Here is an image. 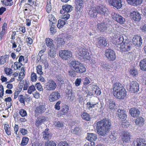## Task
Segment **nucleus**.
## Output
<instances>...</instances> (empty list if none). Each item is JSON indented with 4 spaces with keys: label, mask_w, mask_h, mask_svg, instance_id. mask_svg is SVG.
Listing matches in <instances>:
<instances>
[{
    "label": "nucleus",
    "mask_w": 146,
    "mask_h": 146,
    "mask_svg": "<svg viewBox=\"0 0 146 146\" xmlns=\"http://www.w3.org/2000/svg\"><path fill=\"white\" fill-rule=\"evenodd\" d=\"M46 121V117L43 116H40L37 118L36 121L35 125L36 126H39Z\"/></svg>",
    "instance_id": "23"
},
{
    "label": "nucleus",
    "mask_w": 146,
    "mask_h": 146,
    "mask_svg": "<svg viewBox=\"0 0 146 146\" xmlns=\"http://www.w3.org/2000/svg\"><path fill=\"white\" fill-rule=\"evenodd\" d=\"M35 90L36 89L35 86L33 85H31L29 87L27 92L28 94H31L33 92L35 91Z\"/></svg>",
    "instance_id": "45"
},
{
    "label": "nucleus",
    "mask_w": 146,
    "mask_h": 146,
    "mask_svg": "<svg viewBox=\"0 0 146 146\" xmlns=\"http://www.w3.org/2000/svg\"><path fill=\"white\" fill-rule=\"evenodd\" d=\"M49 129L48 128L46 129L42 132L43 138L45 140H49L51 139L52 134L48 131Z\"/></svg>",
    "instance_id": "26"
},
{
    "label": "nucleus",
    "mask_w": 146,
    "mask_h": 146,
    "mask_svg": "<svg viewBox=\"0 0 146 146\" xmlns=\"http://www.w3.org/2000/svg\"><path fill=\"white\" fill-rule=\"evenodd\" d=\"M130 133L126 131H124L122 133V140L123 143H127L130 141Z\"/></svg>",
    "instance_id": "22"
},
{
    "label": "nucleus",
    "mask_w": 146,
    "mask_h": 146,
    "mask_svg": "<svg viewBox=\"0 0 146 146\" xmlns=\"http://www.w3.org/2000/svg\"><path fill=\"white\" fill-rule=\"evenodd\" d=\"M140 39V36H134L132 39V42L133 45L134 46H136L137 44V41L138 40Z\"/></svg>",
    "instance_id": "40"
},
{
    "label": "nucleus",
    "mask_w": 146,
    "mask_h": 146,
    "mask_svg": "<svg viewBox=\"0 0 146 146\" xmlns=\"http://www.w3.org/2000/svg\"><path fill=\"white\" fill-rule=\"evenodd\" d=\"M111 124V121L106 118L98 122L96 128L98 134L102 136H105L109 132Z\"/></svg>",
    "instance_id": "1"
},
{
    "label": "nucleus",
    "mask_w": 146,
    "mask_h": 146,
    "mask_svg": "<svg viewBox=\"0 0 146 146\" xmlns=\"http://www.w3.org/2000/svg\"><path fill=\"white\" fill-rule=\"evenodd\" d=\"M55 125L59 128H62L63 127L64 125L62 122L58 121L56 123Z\"/></svg>",
    "instance_id": "57"
},
{
    "label": "nucleus",
    "mask_w": 146,
    "mask_h": 146,
    "mask_svg": "<svg viewBox=\"0 0 146 146\" xmlns=\"http://www.w3.org/2000/svg\"><path fill=\"white\" fill-rule=\"evenodd\" d=\"M19 113L20 115L22 117L26 116L27 115L26 111L24 109H21L19 111Z\"/></svg>",
    "instance_id": "51"
},
{
    "label": "nucleus",
    "mask_w": 146,
    "mask_h": 146,
    "mask_svg": "<svg viewBox=\"0 0 146 146\" xmlns=\"http://www.w3.org/2000/svg\"><path fill=\"white\" fill-rule=\"evenodd\" d=\"M129 113L132 116L135 117L139 115L140 111L138 109L133 108L130 110Z\"/></svg>",
    "instance_id": "25"
},
{
    "label": "nucleus",
    "mask_w": 146,
    "mask_h": 146,
    "mask_svg": "<svg viewBox=\"0 0 146 146\" xmlns=\"http://www.w3.org/2000/svg\"><path fill=\"white\" fill-rule=\"evenodd\" d=\"M64 14V15L61 16V18L64 19V20L66 21L70 17V15L68 13H66L64 14Z\"/></svg>",
    "instance_id": "49"
},
{
    "label": "nucleus",
    "mask_w": 146,
    "mask_h": 146,
    "mask_svg": "<svg viewBox=\"0 0 146 146\" xmlns=\"http://www.w3.org/2000/svg\"><path fill=\"white\" fill-rule=\"evenodd\" d=\"M90 82L89 79L87 77H86L84 78V85H88Z\"/></svg>",
    "instance_id": "62"
},
{
    "label": "nucleus",
    "mask_w": 146,
    "mask_h": 146,
    "mask_svg": "<svg viewBox=\"0 0 146 146\" xmlns=\"http://www.w3.org/2000/svg\"><path fill=\"white\" fill-rule=\"evenodd\" d=\"M86 138L88 140L92 142L93 141H95L97 140V135L95 134L88 133Z\"/></svg>",
    "instance_id": "28"
},
{
    "label": "nucleus",
    "mask_w": 146,
    "mask_h": 146,
    "mask_svg": "<svg viewBox=\"0 0 146 146\" xmlns=\"http://www.w3.org/2000/svg\"><path fill=\"white\" fill-rule=\"evenodd\" d=\"M48 55L51 57L54 58L56 55V51L55 47L50 48L48 52Z\"/></svg>",
    "instance_id": "33"
},
{
    "label": "nucleus",
    "mask_w": 146,
    "mask_h": 146,
    "mask_svg": "<svg viewBox=\"0 0 146 146\" xmlns=\"http://www.w3.org/2000/svg\"><path fill=\"white\" fill-rule=\"evenodd\" d=\"M72 9V7L71 5H66L62 6V9L60 10L61 14H64L66 13L70 12Z\"/></svg>",
    "instance_id": "21"
},
{
    "label": "nucleus",
    "mask_w": 146,
    "mask_h": 146,
    "mask_svg": "<svg viewBox=\"0 0 146 146\" xmlns=\"http://www.w3.org/2000/svg\"><path fill=\"white\" fill-rule=\"evenodd\" d=\"M144 122V119L141 117H139L137 118L135 120V123L136 125H142Z\"/></svg>",
    "instance_id": "39"
},
{
    "label": "nucleus",
    "mask_w": 146,
    "mask_h": 146,
    "mask_svg": "<svg viewBox=\"0 0 146 146\" xmlns=\"http://www.w3.org/2000/svg\"><path fill=\"white\" fill-rule=\"evenodd\" d=\"M96 44L99 48H103L106 46L108 42L106 39L104 37H100L96 38Z\"/></svg>",
    "instance_id": "13"
},
{
    "label": "nucleus",
    "mask_w": 146,
    "mask_h": 146,
    "mask_svg": "<svg viewBox=\"0 0 146 146\" xmlns=\"http://www.w3.org/2000/svg\"><path fill=\"white\" fill-rule=\"evenodd\" d=\"M45 146H56V144L53 141H47L45 143Z\"/></svg>",
    "instance_id": "46"
},
{
    "label": "nucleus",
    "mask_w": 146,
    "mask_h": 146,
    "mask_svg": "<svg viewBox=\"0 0 146 146\" xmlns=\"http://www.w3.org/2000/svg\"><path fill=\"white\" fill-rule=\"evenodd\" d=\"M66 22L61 19L58 20L57 26L59 28H61L65 25Z\"/></svg>",
    "instance_id": "41"
},
{
    "label": "nucleus",
    "mask_w": 146,
    "mask_h": 146,
    "mask_svg": "<svg viewBox=\"0 0 146 146\" xmlns=\"http://www.w3.org/2000/svg\"><path fill=\"white\" fill-rule=\"evenodd\" d=\"M78 54L81 59L83 58L84 60H90V54L88 50L86 48H81L79 50Z\"/></svg>",
    "instance_id": "7"
},
{
    "label": "nucleus",
    "mask_w": 146,
    "mask_h": 146,
    "mask_svg": "<svg viewBox=\"0 0 146 146\" xmlns=\"http://www.w3.org/2000/svg\"><path fill=\"white\" fill-rule=\"evenodd\" d=\"M81 116L83 119L87 121H89L91 119L90 115L86 112H83L82 113Z\"/></svg>",
    "instance_id": "32"
},
{
    "label": "nucleus",
    "mask_w": 146,
    "mask_h": 146,
    "mask_svg": "<svg viewBox=\"0 0 146 146\" xmlns=\"http://www.w3.org/2000/svg\"><path fill=\"white\" fill-rule=\"evenodd\" d=\"M133 144L134 146H146V144L144 139H137L135 140Z\"/></svg>",
    "instance_id": "19"
},
{
    "label": "nucleus",
    "mask_w": 146,
    "mask_h": 146,
    "mask_svg": "<svg viewBox=\"0 0 146 146\" xmlns=\"http://www.w3.org/2000/svg\"><path fill=\"white\" fill-rule=\"evenodd\" d=\"M127 88L128 90L134 93L138 92L139 90V84L136 81L131 82L130 84L127 85Z\"/></svg>",
    "instance_id": "10"
},
{
    "label": "nucleus",
    "mask_w": 146,
    "mask_h": 146,
    "mask_svg": "<svg viewBox=\"0 0 146 146\" xmlns=\"http://www.w3.org/2000/svg\"><path fill=\"white\" fill-rule=\"evenodd\" d=\"M117 135V133H116L114 131H113L111 132V134L110 136V138L112 140H114L116 139Z\"/></svg>",
    "instance_id": "43"
},
{
    "label": "nucleus",
    "mask_w": 146,
    "mask_h": 146,
    "mask_svg": "<svg viewBox=\"0 0 146 146\" xmlns=\"http://www.w3.org/2000/svg\"><path fill=\"white\" fill-rule=\"evenodd\" d=\"M29 86V83L26 80H25L24 82V87L23 90H27L28 87Z\"/></svg>",
    "instance_id": "61"
},
{
    "label": "nucleus",
    "mask_w": 146,
    "mask_h": 146,
    "mask_svg": "<svg viewBox=\"0 0 146 146\" xmlns=\"http://www.w3.org/2000/svg\"><path fill=\"white\" fill-rule=\"evenodd\" d=\"M37 73L40 75H41L43 74V72H42V68L40 65H39L37 66L36 68Z\"/></svg>",
    "instance_id": "42"
},
{
    "label": "nucleus",
    "mask_w": 146,
    "mask_h": 146,
    "mask_svg": "<svg viewBox=\"0 0 146 146\" xmlns=\"http://www.w3.org/2000/svg\"><path fill=\"white\" fill-rule=\"evenodd\" d=\"M112 36L113 43L115 45L117 48L118 47L119 45H121L123 43L125 37H127L126 36H123L120 35L117 32L113 34Z\"/></svg>",
    "instance_id": "6"
},
{
    "label": "nucleus",
    "mask_w": 146,
    "mask_h": 146,
    "mask_svg": "<svg viewBox=\"0 0 146 146\" xmlns=\"http://www.w3.org/2000/svg\"><path fill=\"white\" fill-rule=\"evenodd\" d=\"M5 73L7 75H9L11 74L12 72V70L11 69L8 68H6L5 69Z\"/></svg>",
    "instance_id": "59"
},
{
    "label": "nucleus",
    "mask_w": 146,
    "mask_h": 146,
    "mask_svg": "<svg viewBox=\"0 0 146 146\" xmlns=\"http://www.w3.org/2000/svg\"><path fill=\"white\" fill-rule=\"evenodd\" d=\"M47 4L46 7V9L47 12L49 13L51 12L52 9L50 0H47Z\"/></svg>",
    "instance_id": "36"
},
{
    "label": "nucleus",
    "mask_w": 146,
    "mask_h": 146,
    "mask_svg": "<svg viewBox=\"0 0 146 146\" xmlns=\"http://www.w3.org/2000/svg\"><path fill=\"white\" fill-rule=\"evenodd\" d=\"M37 90L40 91H42L43 88L42 86L39 83H37L35 85Z\"/></svg>",
    "instance_id": "56"
},
{
    "label": "nucleus",
    "mask_w": 146,
    "mask_h": 146,
    "mask_svg": "<svg viewBox=\"0 0 146 146\" xmlns=\"http://www.w3.org/2000/svg\"><path fill=\"white\" fill-rule=\"evenodd\" d=\"M81 131V129L79 127H77L72 129L71 132L75 134H77L78 133Z\"/></svg>",
    "instance_id": "48"
},
{
    "label": "nucleus",
    "mask_w": 146,
    "mask_h": 146,
    "mask_svg": "<svg viewBox=\"0 0 146 146\" xmlns=\"http://www.w3.org/2000/svg\"><path fill=\"white\" fill-rule=\"evenodd\" d=\"M69 110L68 107L66 105H64L62 107V113L64 114L67 113Z\"/></svg>",
    "instance_id": "54"
},
{
    "label": "nucleus",
    "mask_w": 146,
    "mask_h": 146,
    "mask_svg": "<svg viewBox=\"0 0 146 146\" xmlns=\"http://www.w3.org/2000/svg\"><path fill=\"white\" fill-rule=\"evenodd\" d=\"M65 42L62 38H59L58 39L57 44L58 46H61Z\"/></svg>",
    "instance_id": "52"
},
{
    "label": "nucleus",
    "mask_w": 146,
    "mask_h": 146,
    "mask_svg": "<svg viewBox=\"0 0 146 146\" xmlns=\"http://www.w3.org/2000/svg\"><path fill=\"white\" fill-rule=\"evenodd\" d=\"M31 80L33 82H35L36 80L37 76L36 74L34 72L32 73L31 76Z\"/></svg>",
    "instance_id": "50"
},
{
    "label": "nucleus",
    "mask_w": 146,
    "mask_h": 146,
    "mask_svg": "<svg viewBox=\"0 0 146 146\" xmlns=\"http://www.w3.org/2000/svg\"><path fill=\"white\" fill-rule=\"evenodd\" d=\"M56 83L52 80H50L45 84L44 88L46 90L48 91L54 90L57 87Z\"/></svg>",
    "instance_id": "9"
},
{
    "label": "nucleus",
    "mask_w": 146,
    "mask_h": 146,
    "mask_svg": "<svg viewBox=\"0 0 146 146\" xmlns=\"http://www.w3.org/2000/svg\"><path fill=\"white\" fill-rule=\"evenodd\" d=\"M55 25H51L50 29V33L51 34L53 35L56 32Z\"/></svg>",
    "instance_id": "47"
},
{
    "label": "nucleus",
    "mask_w": 146,
    "mask_h": 146,
    "mask_svg": "<svg viewBox=\"0 0 146 146\" xmlns=\"http://www.w3.org/2000/svg\"><path fill=\"white\" fill-rule=\"evenodd\" d=\"M139 66L141 70L146 71V58L141 60L139 62Z\"/></svg>",
    "instance_id": "31"
},
{
    "label": "nucleus",
    "mask_w": 146,
    "mask_h": 146,
    "mask_svg": "<svg viewBox=\"0 0 146 146\" xmlns=\"http://www.w3.org/2000/svg\"><path fill=\"white\" fill-rule=\"evenodd\" d=\"M8 58V56L7 55L1 56L0 58V64H3L5 63Z\"/></svg>",
    "instance_id": "38"
},
{
    "label": "nucleus",
    "mask_w": 146,
    "mask_h": 146,
    "mask_svg": "<svg viewBox=\"0 0 146 146\" xmlns=\"http://www.w3.org/2000/svg\"><path fill=\"white\" fill-rule=\"evenodd\" d=\"M129 73L133 77L136 76L138 74V71L136 69L133 68L130 70Z\"/></svg>",
    "instance_id": "37"
},
{
    "label": "nucleus",
    "mask_w": 146,
    "mask_h": 146,
    "mask_svg": "<svg viewBox=\"0 0 146 146\" xmlns=\"http://www.w3.org/2000/svg\"><path fill=\"white\" fill-rule=\"evenodd\" d=\"M70 66L73 70L77 73H82L86 71V68L83 64L78 61H72Z\"/></svg>",
    "instance_id": "4"
},
{
    "label": "nucleus",
    "mask_w": 146,
    "mask_h": 146,
    "mask_svg": "<svg viewBox=\"0 0 146 146\" xmlns=\"http://www.w3.org/2000/svg\"><path fill=\"white\" fill-rule=\"evenodd\" d=\"M48 19L50 22V24L54 25L56 23V19L52 15H49L48 17Z\"/></svg>",
    "instance_id": "34"
},
{
    "label": "nucleus",
    "mask_w": 146,
    "mask_h": 146,
    "mask_svg": "<svg viewBox=\"0 0 146 146\" xmlns=\"http://www.w3.org/2000/svg\"><path fill=\"white\" fill-rule=\"evenodd\" d=\"M111 23V22L108 20L104 21L103 23L97 25V29L101 32L105 31L110 27Z\"/></svg>",
    "instance_id": "8"
},
{
    "label": "nucleus",
    "mask_w": 146,
    "mask_h": 146,
    "mask_svg": "<svg viewBox=\"0 0 146 146\" xmlns=\"http://www.w3.org/2000/svg\"><path fill=\"white\" fill-rule=\"evenodd\" d=\"M105 55L108 59L110 60L113 61L116 58L115 52L111 49H108L106 50Z\"/></svg>",
    "instance_id": "15"
},
{
    "label": "nucleus",
    "mask_w": 146,
    "mask_h": 146,
    "mask_svg": "<svg viewBox=\"0 0 146 146\" xmlns=\"http://www.w3.org/2000/svg\"><path fill=\"white\" fill-rule=\"evenodd\" d=\"M95 143L93 142H87L84 145V146H94Z\"/></svg>",
    "instance_id": "64"
},
{
    "label": "nucleus",
    "mask_w": 146,
    "mask_h": 146,
    "mask_svg": "<svg viewBox=\"0 0 146 146\" xmlns=\"http://www.w3.org/2000/svg\"><path fill=\"white\" fill-rule=\"evenodd\" d=\"M4 129L6 133L9 135L11 134V132L9 125L8 123H5L4 124Z\"/></svg>",
    "instance_id": "35"
},
{
    "label": "nucleus",
    "mask_w": 146,
    "mask_h": 146,
    "mask_svg": "<svg viewBox=\"0 0 146 146\" xmlns=\"http://www.w3.org/2000/svg\"><path fill=\"white\" fill-rule=\"evenodd\" d=\"M106 105L111 110L115 109L116 107L115 102L112 100H108L107 101Z\"/></svg>",
    "instance_id": "27"
},
{
    "label": "nucleus",
    "mask_w": 146,
    "mask_h": 146,
    "mask_svg": "<svg viewBox=\"0 0 146 146\" xmlns=\"http://www.w3.org/2000/svg\"><path fill=\"white\" fill-rule=\"evenodd\" d=\"M60 97V94L58 92H53L50 94L49 99L50 102H53L58 99Z\"/></svg>",
    "instance_id": "16"
},
{
    "label": "nucleus",
    "mask_w": 146,
    "mask_h": 146,
    "mask_svg": "<svg viewBox=\"0 0 146 146\" xmlns=\"http://www.w3.org/2000/svg\"><path fill=\"white\" fill-rule=\"evenodd\" d=\"M127 3L134 6H137L141 4L142 0H126Z\"/></svg>",
    "instance_id": "29"
},
{
    "label": "nucleus",
    "mask_w": 146,
    "mask_h": 146,
    "mask_svg": "<svg viewBox=\"0 0 146 146\" xmlns=\"http://www.w3.org/2000/svg\"><path fill=\"white\" fill-rule=\"evenodd\" d=\"M19 100L21 103H23L25 105V99L23 95H20L19 97Z\"/></svg>",
    "instance_id": "58"
},
{
    "label": "nucleus",
    "mask_w": 146,
    "mask_h": 146,
    "mask_svg": "<svg viewBox=\"0 0 146 146\" xmlns=\"http://www.w3.org/2000/svg\"><path fill=\"white\" fill-rule=\"evenodd\" d=\"M130 16L133 19L136 21H139L141 17L140 14L134 8H132L130 10Z\"/></svg>",
    "instance_id": "11"
},
{
    "label": "nucleus",
    "mask_w": 146,
    "mask_h": 146,
    "mask_svg": "<svg viewBox=\"0 0 146 146\" xmlns=\"http://www.w3.org/2000/svg\"><path fill=\"white\" fill-rule=\"evenodd\" d=\"M111 16L114 20L121 24H123L125 21V20L124 18L115 12H112Z\"/></svg>",
    "instance_id": "12"
},
{
    "label": "nucleus",
    "mask_w": 146,
    "mask_h": 146,
    "mask_svg": "<svg viewBox=\"0 0 146 146\" xmlns=\"http://www.w3.org/2000/svg\"><path fill=\"white\" fill-rule=\"evenodd\" d=\"M98 102L95 103L92 102H87L86 105V109L90 110L94 108L98 107Z\"/></svg>",
    "instance_id": "24"
},
{
    "label": "nucleus",
    "mask_w": 146,
    "mask_h": 146,
    "mask_svg": "<svg viewBox=\"0 0 146 146\" xmlns=\"http://www.w3.org/2000/svg\"><path fill=\"white\" fill-rule=\"evenodd\" d=\"M81 81V78H77L75 82V85L77 86H79L80 84Z\"/></svg>",
    "instance_id": "63"
},
{
    "label": "nucleus",
    "mask_w": 146,
    "mask_h": 146,
    "mask_svg": "<svg viewBox=\"0 0 146 146\" xmlns=\"http://www.w3.org/2000/svg\"><path fill=\"white\" fill-rule=\"evenodd\" d=\"M109 4L117 9H120L122 6L121 0H108Z\"/></svg>",
    "instance_id": "17"
},
{
    "label": "nucleus",
    "mask_w": 146,
    "mask_h": 146,
    "mask_svg": "<svg viewBox=\"0 0 146 146\" xmlns=\"http://www.w3.org/2000/svg\"><path fill=\"white\" fill-rule=\"evenodd\" d=\"M113 94L114 96L118 99H122L126 95V92L122 85L119 82L113 85Z\"/></svg>",
    "instance_id": "3"
},
{
    "label": "nucleus",
    "mask_w": 146,
    "mask_h": 146,
    "mask_svg": "<svg viewBox=\"0 0 146 146\" xmlns=\"http://www.w3.org/2000/svg\"><path fill=\"white\" fill-rule=\"evenodd\" d=\"M117 113L120 120L123 121L126 119L127 115L125 111L123 110H118Z\"/></svg>",
    "instance_id": "18"
},
{
    "label": "nucleus",
    "mask_w": 146,
    "mask_h": 146,
    "mask_svg": "<svg viewBox=\"0 0 146 146\" xmlns=\"http://www.w3.org/2000/svg\"><path fill=\"white\" fill-rule=\"evenodd\" d=\"M60 56L63 59L66 60L70 59L72 57V52L68 50H61L59 52Z\"/></svg>",
    "instance_id": "14"
},
{
    "label": "nucleus",
    "mask_w": 146,
    "mask_h": 146,
    "mask_svg": "<svg viewBox=\"0 0 146 146\" xmlns=\"http://www.w3.org/2000/svg\"><path fill=\"white\" fill-rule=\"evenodd\" d=\"M108 9L103 6H97L90 7L88 11V14L92 17L95 18L107 16Z\"/></svg>",
    "instance_id": "2"
},
{
    "label": "nucleus",
    "mask_w": 146,
    "mask_h": 146,
    "mask_svg": "<svg viewBox=\"0 0 146 146\" xmlns=\"http://www.w3.org/2000/svg\"><path fill=\"white\" fill-rule=\"evenodd\" d=\"M117 49L121 52L128 51L132 48L131 42H130L127 37H125L124 41L121 45H119Z\"/></svg>",
    "instance_id": "5"
},
{
    "label": "nucleus",
    "mask_w": 146,
    "mask_h": 146,
    "mask_svg": "<svg viewBox=\"0 0 146 146\" xmlns=\"http://www.w3.org/2000/svg\"><path fill=\"white\" fill-rule=\"evenodd\" d=\"M29 138L27 137H23L22 142L21 143V145L24 146L26 145L28 142Z\"/></svg>",
    "instance_id": "44"
},
{
    "label": "nucleus",
    "mask_w": 146,
    "mask_h": 146,
    "mask_svg": "<svg viewBox=\"0 0 146 146\" xmlns=\"http://www.w3.org/2000/svg\"><path fill=\"white\" fill-rule=\"evenodd\" d=\"M45 105L44 103H40L35 110L36 113L42 114L45 111Z\"/></svg>",
    "instance_id": "20"
},
{
    "label": "nucleus",
    "mask_w": 146,
    "mask_h": 146,
    "mask_svg": "<svg viewBox=\"0 0 146 146\" xmlns=\"http://www.w3.org/2000/svg\"><path fill=\"white\" fill-rule=\"evenodd\" d=\"M53 40L50 38H47L45 39V44L46 45L50 48L54 47L53 43Z\"/></svg>",
    "instance_id": "30"
},
{
    "label": "nucleus",
    "mask_w": 146,
    "mask_h": 146,
    "mask_svg": "<svg viewBox=\"0 0 146 146\" xmlns=\"http://www.w3.org/2000/svg\"><path fill=\"white\" fill-rule=\"evenodd\" d=\"M57 79L59 84H62L64 83V82L63 80V77L61 75H58L57 76Z\"/></svg>",
    "instance_id": "53"
},
{
    "label": "nucleus",
    "mask_w": 146,
    "mask_h": 146,
    "mask_svg": "<svg viewBox=\"0 0 146 146\" xmlns=\"http://www.w3.org/2000/svg\"><path fill=\"white\" fill-rule=\"evenodd\" d=\"M83 5H76L75 7V9L77 11L81 12L82 10Z\"/></svg>",
    "instance_id": "55"
},
{
    "label": "nucleus",
    "mask_w": 146,
    "mask_h": 146,
    "mask_svg": "<svg viewBox=\"0 0 146 146\" xmlns=\"http://www.w3.org/2000/svg\"><path fill=\"white\" fill-rule=\"evenodd\" d=\"M58 146H69L68 144L65 141H61L59 143Z\"/></svg>",
    "instance_id": "60"
}]
</instances>
